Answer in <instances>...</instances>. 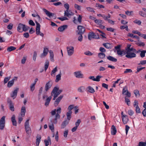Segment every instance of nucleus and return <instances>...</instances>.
Listing matches in <instances>:
<instances>
[{"mask_svg":"<svg viewBox=\"0 0 146 146\" xmlns=\"http://www.w3.org/2000/svg\"><path fill=\"white\" fill-rule=\"evenodd\" d=\"M137 52L136 49L133 47L130 48L126 51L127 54L125 57L128 58H131L136 56V54L135 53Z\"/></svg>","mask_w":146,"mask_h":146,"instance_id":"obj_1","label":"nucleus"},{"mask_svg":"<svg viewBox=\"0 0 146 146\" xmlns=\"http://www.w3.org/2000/svg\"><path fill=\"white\" fill-rule=\"evenodd\" d=\"M137 52L136 49L133 47L130 48L126 51L127 54L125 57L128 58H131L136 56V54L135 53Z\"/></svg>","mask_w":146,"mask_h":146,"instance_id":"obj_2","label":"nucleus"},{"mask_svg":"<svg viewBox=\"0 0 146 146\" xmlns=\"http://www.w3.org/2000/svg\"><path fill=\"white\" fill-rule=\"evenodd\" d=\"M35 23L36 24V35H39L40 36L43 37L44 36V34L40 32V24L36 21H35Z\"/></svg>","mask_w":146,"mask_h":146,"instance_id":"obj_3","label":"nucleus"},{"mask_svg":"<svg viewBox=\"0 0 146 146\" xmlns=\"http://www.w3.org/2000/svg\"><path fill=\"white\" fill-rule=\"evenodd\" d=\"M61 108L60 107H59L58 109L57 110H56V111L57 112L56 113L55 118L53 119V122L56 124L57 122V119H59L60 118V115H59L61 112Z\"/></svg>","mask_w":146,"mask_h":146,"instance_id":"obj_4","label":"nucleus"},{"mask_svg":"<svg viewBox=\"0 0 146 146\" xmlns=\"http://www.w3.org/2000/svg\"><path fill=\"white\" fill-rule=\"evenodd\" d=\"M62 92V90H59L58 88L55 87L51 93V95L52 96L53 94H55L58 96Z\"/></svg>","mask_w":146,"mask_h":146,"instance_id":"obj_5","label":"nucleus"},{"mask_svg":"<svg viewBox=\"0 0 146 146\" xmlns=\"http://www.w3.org/2000/svg\"><path fill=\"white\" fill-rule=\"evenodd\" d=\"M6 117L3 116L0 119V129L1 130L3 129L5 126Z\"/></svg>","mask_w":146,"mask_h":146,"instance_id":"obj_6","label":"nucleus"},{"mask_svg":"<svg viewBox=\"0 0 146 146\" xmlns=\"http://www.w3.org/2000/svg\"><path fill=\"white\" fill-rule=\"evenodd\" d=\"M29 119L27 120L25 123V130L27 133L28 134H29V132L31 131L29 125Z\"/></svg>","mask_w":146,"mask_h":146,"instance_id":"obj_7","label":"nucleus"},{"mask_svg":"<svg viewBox=\"0 0 146 146\" xmlns=\"http://www.w3.org/2000/svg\"><path fill=\"white\" fill-rule=\"evenodd\" d=\"M88 39L91 40L92 38L99 39V37L98 35H96L93 32L90 33L88 36Z\"/></svg>","mask_w":146,"mask_h":146,"instance_id":"obj_8","label":"nucleus"},{"mask_svg":"<svg viewBox=\"0 0 146 146\" xmlns=\"http://www.w3.org/2000/svg\"><path fill=\"white\" fill-rule=\"evenodd\" d=\"M77 29L78 30V34H83L85 31V28L81 25L78 26Z\"/></svg>","mask_w":146,"mask_h":146,"instance_id":"obj_9","label":"nucleus"},{"mask_svg":"<svg viewBox=\"0 0 146 146\" xmlns=\"http://www.w3.org/2000/svg\"><path fill=\"white\" fill-rule=\"evenodd\" d=\"M68 55L69 56H71L74 53V48L72 46H70L67 47Z\"/></svg>","mask_w":146,"mask_h":146,"instance_id":"obj_10","label":"nucleus"},{"mask_svg":"<svg viewBox=\"0 0 146 146\" xmlns=\"http://www.w3.org/2000/svg\"><path fill=\"white\" fill-rule=\"evenodd\" d=\"M43 10L48 17H50L52 16L54 17V19L56 18V17L54 13H50L45 9H43Z\"/></svg>","mask_w":146,"mask_h":146,"instance_id":"obj_11","label":"nucleus"},{"mask_svg":"<svg viewBox=\"0 0 146 146\" xmlns=\"http://www.w3.org/2000/svg\"><path fill=\"white\" fill-rule=\"evenodd\" d=\"M52 84V82L51 80L49 81L46 84L45 86V91L47 92L51 87Z\"/></svg>","mask_w":146,"mask_h":146,"instance_id":"obj_12","label":"nucleus"},{"mask_svg":"<svg viewBox=\"0 0 146 146\" xmlns=\"http://www.w3.org/2000/svg\"><path fill=\"white\" fill-rule=\"evenodd\" d=\"M122 94H124L129 97H130L131 96V93L128 92L127 86H125L123 88Z\"/></svg>","mask_w":146,"mask_h":146,"instance_id":"obj_13","label":"nucleus"},{"mask_svg":"<svg viewBox=\"0 0 146 146\" xmlns=\"http://www.w3.org/2000/svg\"><path fill=\"white\" fill-rule=\"evenodd\" d=\"M63 97V95H60L56 99L54 103V105L56 107L58 105Z\"/></svg>","mask_w":146,"mask_h":146,"instance_id":"obj_14","label":"nucleus"},{"mask_svg":"<svg viewBox=\"0 0 146 146\" xmlns=\"http://www.w3.org/2000/svg\"><path fill=\"white\" fill-rule=\"evenodd\" d=\"M74 15V13L69 9L67 11V10L64 11V16H65L69 17L70 16L73 15Z\"/></svg>","mask_w":146,"mask_h":146,"instance_id":"obj_15","label":"nucleus"},{"mask_svg":"<svg viewBox=\"0 0 146 146\" xmlns=\"http://www.w3.org/2000/svg\"><path fill=\"white\" fill-rule=\"evenodd\" d=\"M24 27H25V25L22 23H19L17 27L18 31L19 32H22L23 31Z\"/></svg>","mask_w":146,"mask_h":146,"instance_id":"obj_16","label":"nucleus"},{"mask_svg":"<svg viewBox=\"0 0 146 146\" xmlns=\"http://www.w3.org/2000/svg\"><path fill=\"white\" fill-rule=\"evenodd\" d=\"M75 76L77 78H83V75L81 73L80 71H78L74 72Z\"/></svg>","mask_w":146,"mask_h":146,"instance_id":"obj_17","label":"nucleus"},{"mask_svg":"<svg viewBox=\"0 0 146 146\" xmlns=\"http://www.w3.org/2000/svg\"><path fill=\"white\" fill-rule=\"evenodd\" d=\"M48 51V49L47 48H44L43 52L40 55L41 58H43L47 54Z\"/></svg>","mask_w":146,"mask_h":146,"instance_id":"obj_18","label":"nucleus"},{"mask_svg":"<svg viewBox=\"0 0 146 146\" xmlns=\"http://www.w3.org/2000/svg\"><path fill=\"white\" fill-rule=\"evenodd\" d=\"M69 121L68 120H66L63 121L61 125V129H64L65 128L67 125L69 123Z\"/></svg>","mask_w":146,"mask_h":146,"instance_id":"obj_19","label":"nucleus"},{"mask_svg":"<svg viewBox=\"0 0 146 146\" xmlns=\"http://www.w3.org/2000/svg\"><path fill=\"white\" fill-rule=\"evenodd\" d=\"M8 102L9 104V106L10 110L13 111H14V104L12 103V101L11 100H9L8 101Z\"/></svg>","mask_w":146,"mask_h":146,"instance_id":"obj_20","label":"nucleus"},{"mask_svg":"<svg viewBox=\"0 0 146 146\" xmlns=\"http://www.w3.org/2000/svg\"><path fill=\"white\" fill-rule=\"evenodd\" d=\"M18 90V88H16L13 92L12 94H11V97L13 98V99L16 97Z\"/></svg>","mask_w":146,"mask_h":146,"instance_id":"obj_21","label":"nucleus"},{"mask_svg":"<svg viewBox=\"0 0 146 146\" xmlns=\"http://www.w3.org/2000/svg\"><path fill=\"white\" fill-rule=\"evenodd\" d=\"M11 121L13 125L16 126L17 125V122L15 119V115H13L11 117Z\"/></svg>","mask_w":146,"mask_h":146,"instance_id":"obj_22","label":"nucleus"},{"mask_svg":"<svg viewBox=\"0 0 146 146\" xmlns=\"http://www.w3.org/2000/svg\"><path fill=\"white\" fill-rule=\"evenodd\" d=\"M103 45L105 48L108 49H111L113 47L112 44L108 42L104 43Z\"/></svg>","mask_w":146,"mask_h":146,"instance_id":"obj_23","label":"nucleus"},{"mask_svg":"<svg viewBox=\"0 0 146 146\" xmlns=\"http://www.w3.org/2000/svg\"><path fill=\"white\" fill-rule=\"evenodd\" d=\"M86 90L87 92L91 93H94L95 92L94 89L90 86H88L86 88Z\"/></svg>","mask_w":146,"mask_h":146,"instance_id":"obj_24","label":"nucleus"},{"mask_svg":"<svg viewBox=\"0 0 146 146\" xmlns=\"http://www.w3.org/2000/svg\"><path fill=\"white\" fill-rule=\"evenodd\" d=\"M26 112V108L25 106H22L21 109V115L22 117L25 116V113Z\"/></svg>","mask_w":146,"mask_h":146,"instance_id":"obj_25","label":"nucleus"},{"mask_svg":"<svg viewBox=\"0 0 146 146\" xmlns=\"http://www.w3.org/2000/svg\"><path fill=\"white\" fill-rule=\"evenodd\" d=\"M50 121H51V124L49 125V127L50 129L52 131V132H54V126L53 123H54L53 122V120L52 121V119H50Z\"/></svg>","mask_w":146,"mask_h":146,"instance_id":"obj_26","label":"nucleus"},{"mask_svg":"<svg viewBox=\"0 0 146 146\" xmlns=\"http://www.w3.org/2000/svg\"><path fill=\"white\" fill-rule=\"evenodd\" d=\"M68 26L66 25H64L59 27L58 28V30L60 32H62L67 28Z\"/></svg>","mask_w":146,"mask_h":146,"instance_id":"obj_27","label":"nucleus"},{"mask_svg":"<svg viewBox=\"0 0 146 146\" xmlns=\"http://www.w3.org/2000/svg\"><path fill=\"white\" fill-rule=\"evenodd\" d=\"M122 120L123 123L124 124H126L128 121V118L127 116L126 115H123L122 117Z\"/></svg>","mask_w":146,"mask_h":146,"instance_id":"obj_28","label":"nucleus"},{"mask_svg":"<svg viewBox=\"0 0 146 146\" xmlns=\"http://www.w3.org/2000/svg\"><path fill=\"white\" fill-rule=\"evenodd\" d=\"M41 139V136L39 134L37 135L36 142L37 146H39L40 141Z\"/></svg>","mask_w":146,"mask_h":146,"instance_id":"obj_29","label":"nucleus"},{"mask_svg":"<svg viewBox=\"0 0 146 146\" xmlns=\"http://www.w3.org/2000/svg\"><path fill=\"white\" fill-rule=\"evenodd\" d=\"M117 132V130L115 127L113 125H112L111 127V134L112 135H115Z\"/></svg>","mask_w":146,"mask_h":146,"instance_id":"obj_30","label":"nucleus"},{"mask_svg":"<svg viewBox=\"0 0 146 146\" xmlns=\"http://www.w3.org/2000/svg\"><path fill=\"white\" fill-rule=\"evenodd\" d=\"M44 142L45 143L46 146H48L49 143H50V144L51 145V141L50 137H48L47 140H44Z\"/></svg>","mask_w":146,"mask_h":146,"instance_id":"obj_31","label":"nucleus"},{"mask_svg":"<svg viewBox=\"0 0 146 146\" xmlns=\"http://www.w3.org/2000/svg\"><path fill=\"white\" fill-rule=\"evenodd\" d=\"M107 58L109 60L113 62H116L117 60L116 58L110 56H107Z\"/></svg>","mask_w":146,"mask_h":146,"instance_id":"obj_32","label":"nucleus"},{"mask_svg":"<svg viewBox=\"0 0 146 146\" xmlns=\"http://www.w3.org/2000/svg\"><path fill=\"white\" fill-rule=\"evenodd\" d=\"M52 98L51 96H49L48 97L46 100V102L45 103V105L46 106H48V105L50 103V100Z\"/></svg>","mask_w":146,"mask_h":146,"instance_id":"obj_33","label":"nucleus"},{"mask_svg":"<svg viewBox=\"0 0 146 146\" xmlns=\"http://www.w3.org/2000/svg\"><path fill=\"white\" fill-rule=\"evenodd\" d=\"M49 52L50 54V60L52 62H53L54 61V53L51 50H50L49 51Z\"/></svg>","mask_w":146,"mask_h":146,"instance_id":"obj_34","label":"nucleus"},{"mask_svg":"<svg viewBox=\"0 0 146 146\" xmlns=\"http://www.w3.org/2000/svg\"><path fill=\"white\" fill-rule=\"evenodd\" d=\"M85 88L84 86H81L79 87L78 89V91L79 92L83 93L85 91Z\"/></svg>","mask_w":146,"mask_h":146,"instance_id":"obj_35","label":"nucleus"},{"mask_svg":"<svg viewBox=\"0 0 146 146\" xmlns=\"http://www.w3.org/2000/svg\"><path fill=\"white\" fill-rule=\"evenodd\" d=\"M72 113V111H68L66 113V115L67 116V119L69 121L70 120L71 118V114Z\"/></svg>","mask_w":146,"mask_h":146,"instance_id":"obj_36","label":"nucleus"},{"mask_svg":"<svg viewBox=\"0 0 146 146\" xmlns=\"http://www.w3.org/2000/svg\"><path fill=\"white\" fill-rule=\"evenodd\" d=\"M61 72H60V73L56 76V79L55 82H58L60 80H61Z\"/></svg>","mask_w":146,"mask_h":146,"instance_id":"obj_37","label":"nucleus"},{"mask_svg":"<svg viewBox=\"0 0 146 146\" xmlns=\"http://www.w3.org/2000/svg\"><path fill=\"white\" fill-rule=\"evenodd\" d=\"M57 71V68L56 67L51 71V75L52 76H54L55 75V73Z\"/></svg>","mask_w":146,"mask_h":146,"instance_id":"obj_38","label":"nucleus"},{"mask_svg":"<svg viewBox=\"0 0 146 146\" xmlns=\"http://www.w3.org/2000/svg\"><path fill=\"white\" fill-rule=\"evenodd\" d=\"M49 65V62L48 60H46L45 62V65H44V70L45 71H46V70L48 68V66Z\"/></svg>","mask_w":146,"mask_h":146,"instance_id":"obj_39","label":"nucleus"},{"mask_svg":"<svg viewBox=\"0 0 146 146\" xmlns=\"http://www.w3.org/2000/svg\"><path fill=\"white\" fill-rule=\"evenodd\" d=\"M106 55L103 52H100L98 54V57L102 59L104 58L105 57Z\"/></svg>","mask_w":146,"mask_h":146,"instance_id":"obj_40","label":"nucleus"},{"mask_svg":"<svg viewBox=\"0 0 146 146\" xmlns=\"http://www.w3.org/2000/svg\"><path fill=\"white\" fill-rule=\"evenodd\" d=\"M16 49V48L13 46H10L8 47L7 48V51L8 52H11L12 51L15 50Z\"/></svg>","mask_w":146,"mask_h":146,"instance_id":"obj_41","label":"nucleus"},{"mask_svg":"<svg viewBox=\"0 0 146 146\" xmlns=\"http://www.w3.org/2000/svg\"><path fill=\"white\" fill-rule=\"evenodd\" d=\"M134 93L136 97H139L140 96L139 91L137 90H136L134 91Z\"/></svg>","mask_w":146,"mask_h":146,"instance_id":"obj_42","label":"nucleus"},{"mask_svg":"<svg viewBox=\"0 0 146 146\" xmlns=\"http://www.w3.org/2000/svg\"><path fill=\"white\" fill-rule=\"evenodd\" d=\"M139 14L141 16L143 17H146V13H145L142 11H139Z\"/></svg>","mask_w":146,"mask_h":146,"instance_id":"obj_43","label":"nucleus"},{"mask_svg":"<svg viewBox=\"0 0 146 146\" xmlns=\"http://www.w3.org/2000/svg\"><path fill=\"white\" fill-rule=\"evenodd\" d=\"M125 102L127 104L128 106H129L130 104V102L129 99L127 98L126 97H125Z\"/></svg>","mask_w":146,"mask_h":146,"instance_id":"obj_44","label":"nucleus"},{"mask_svg":"<svg viewBox=\"0 0 146 146\" xmlns=\"http://www.w3.org/2000/svg\"><path fill=\"white\" fill-rule=\"evenodd\" d=\"M14 83L13 80H11L9 81L7 84V87L9 88L10 87L13 85Z\"/></svg>","mask_w":146,"mask_h":146,"instance_id":"obj_45","label":"nucleus"},{"mask_svg":"<svg viewBox=\"0 0 146 146\" xmlns=\"http://www.w3.org/2000/svg\"><path fill=\"white\" fill-rule=\"evenodd\" d=\"M42 90H43V88H42V87H41L40 88V89H39V93H38V98L39 100H40V96L42 94Z\"/></svg>","mask_w":146,"mask_h":146,"instance_id":"obj_46","label":"nucleus"},{"mask_svg":"<svg viewBox=\"0 0 146 146\" xmlns=\"http://www.w3.org/2000/svg\"><path fill=\"white\" fill-rule=\"evenodd\" d=\"M95 23L98 25H100L101 24H102V20L100 19H96L95 20Z\"/></svg>","mask_w":146,"mask_h":146,"instance_id":"obj_47","label":"nucleus"},{"mask_svg":"<svg viewBox=\"0 0 146 146\" xmlns=\"http://www.w3.org/2000/svg\"><path fill=\"white\" fill-rule=\"evenodd\" d=\"M102 77V76L100 75H98L95 78V81L97 82H99L100 81V79Z\"/></svg>","mask_w":146,"mask_h":146,"instance_id":"obj_48","label":"nucleus"},{"mask_svg":"<svg viewBox=\"0 0 146 146\" xmlns=\"http://www.w3.org/2000/svg\"><path fill=\"white\" fill-rule=\"evenodd\" d=\"M137 146H146V142L143 141L139 142Z\"/></svg>","mask_w":146,"mask_h":146,"instance_id":"obj_49","label":"nucleus"},{"mask_svg":"<svg viewBox=\"0 0 146 146\" xmlns=\"http://www.w3.org/2000/svg\"><path fill=\"white\" fill-rule=\"evenodd\" d=\"M123 51H121L120 50H117V53L119 55L122 56L123 54Z\"/></svg>","mask_w":146,"mask_h":146,"instance_id":"obj_50","label":"nucleus"},{"mask_svg":"<svg viewBox=\"0 0 146 146\" xmlns=\"http://www.w3.org/2000/svg\"><path fill=\"white\" fill-rule=\"evenodd\" d=\"M11 78V77H5L4 80V84L6 83L8 81L10 80V78Z\"/></svg>","mask_w":146,"mask_h":146,"instance_id":"obj_51","label":"nucleus"},{"mask_svg":"<svg viewBox=\"0 0 146 146\" xmlns=\"http://www.w3.org/2000/svg\"><path fill=\"white\" fill-rule=\"evenodd\" d=\"M57 19L60 20L61 21H63L64 20H68V19L66 17H58L57 18Z\"/></svg>","mask_w":146,"mask_h":146,"instance_id":"obj_52","label":"nucleus"},{"mask_svg":"<svg viewBox=\"0 0 146 146\" xmlns=\"http://www.w3.org/2000/svg\"><path fill=\"white\" fill-rule=\"evenodd\" d=\"M96 7L99 8H104L105 7L104 6V5H100L98 3H96Z\"/></svg>","mask_w":146,"mask_h":146,"instance_id":"obj_53","label":"nucleus"},{"mask_svg":"<svg viewBox=\"0 0 146 146\" xmlns=\"http://www.w3.org/2000/svg\"><path fill=\"white\" fill-rule=\"evenodd\" d=\"M35 83H33L32 84L31 86V91H33L35 89Z\"/></svg>","mask_w":146,"mask_h":146,"instance_id":"obj_54","label":"nucleus"},{"mask_svg":"<svg viewBox=\"0 0 146 146\" xmlns=\"http://www.w3.org/2000/svg\"><path fill=\"white\" fill-rule=\"evenodd\" d=\"M146 64V60H141L140 61L139 63L138 64V65H144Z\"/></svg>","mask_w":146,"mask_h":146,"instance_id":"obj_55","label":"nucleus"},{"mask_svg":"<svg viewBox=\"0 0 146 146\" xmlns=\"http://www.w3.org/2000/svg\"><path fill=\"white\" fill-rule=\"evenodd\" d=\"M84 54L88 56H91L93 55V53H92L89 51H87L84 52Z\"/></svg>","mask_w":146,"mask_h":146,"instance_id":"obj_56","label":"nucleus"},{"mask_svg":"<svg viewBox=\"0 0 146 146\" xmlns=\"http://www.w3.org/2000/svg\"><path fill=\"white\" fill-rule=\"evenodd\" d=\"M68 131V130H66L64 132V136L65 138L67 137Z\"/></svg>","mask_w":146,"mask_h":146,"instance_id":"obj_57","label":"nucleus"},{"mask_svg":"<svg viewBox=\"0 0 146 146\" xmlns=\"http://www.w3.org/2000/svg\"><path fill=\"white\" fill-rule=\"evenodd\" d=\"M29 29V27L25 25V27H24V29H23V31H24L25 32H26L28 31Z\"/></svg>","mask_w":146,"mask_h":146,"instance_id":"obj_58","label":"nucleus"},{"mask_svg":"<svg viewBox=\"0 0 146 146\" xmlns=\"http://www.w3.org/2000/svg\"><path fill=\"white\" fill-rule=\"evenodd\" d=\"M81 122V120L80 119H78L75 123L76 126L77 127L79 126Z\"/></svg>","mask_w":146,"mask_h":146,"instance_id":"obj_59","label":"nucleus"},{"mask_svg":"<svg viewBox=\"0 0 146 146\" xmlns=\"http://www.w3.org/2000/svg\"><path fill=\"white\" fill-rule=\"evenodd\" d=\"M80 35L79 36L78 38V41L81 42L83 40V36H82V34H78Z\"/></svg>","mask_w":146,"mask_h":146,"instance_id":"obj_60","label":"nucleus"},{"mask_svg":"<svg viewBox=\"0 0 146 146\" xmlns=\"http://www.w3.org/2000/svg\"><path fill=\"white\" fill-rule=\"evenodd\" d=\"M86 9L87 10L91 12H94L95 11H94V9L93 8L90 7H87Z\"/></svg>","mask_w":146,"mask_h":146,"instance_id":"obj_61","label":"nucleus"},{"mask_svg":"<svg viewBox=\"0 0 146 146\" xmlns=\"http://www.w3.org/2000/svg\"><path fill=\"white\" fill-rule=\"evenodd\" d=\"M37 53L35 51L34 52L33 57V59L34 61H35L36 59V58L37 56Z\"/></svg>","mask_w":146,"mask_h":146,"instance_id":"obj_62","label":"nucleus"},{"mask_svg":"<svg viewBox=\"0 0 146 146\" xmlns=\"http://www.w3.org/2000/svg\"><path fill=\"white\" fill-rule=\"evenodd\" d=\"M133 22L136 24H137L139 25H140L141 23V22L140 20H134Z\"/></svg>","mask_w":146,"mask_h":146,"instance_id":"obj_63","label":"nucleus"},{"mask_svg":"<svg viewBox=\"0 0 146 146\" xmlns=\"http://www.w3.org/2000/svg\"><path fill=\"white\" fill-rule=\"evenodd\" d=\"M145 53L143 50L141 51L140 56L141 58H143L145 56Z\"/></svg>","mask_w":146,"mask_h":146,"instance_id":"obj_64","label":"nucleus"}]
</instances>
